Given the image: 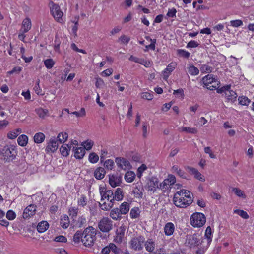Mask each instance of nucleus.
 <instances>
[{"mask_svg": "<svg viewBox=\"0 0 254 254\" xmlns=\"http://www.w3.org/2000/svg\"><path fill=\"white\" fill-rule=\"evenodd\" d=\"M192 193L190 191L182 189L177 192L174 195L173 202L178 207L186 208L192 202Z\"/></svg>", "mask_w": 254, "mask_h": 254, "instance_id": "f257e3e1", "label": "nucleus"}, {"mask_svg": "<svg viewBox=\"0 0 254 254\" xmlns=\"http://www.w3.org/2000/svg\"><path fill=\"white\" fill-rule=\"evenodd\" d=\"M101 195V202L99 203L100 207L102 210H109L114 205V192L112 190H106L104 187L99 189Z\"/></svg>", "mask_w": 254, "mask_h": 254, "instance_id": "f03ea898", "label": "nucleus"}, {"mask_svg": "<svg viewBox=\"0 0 254 254\" xmlns=\"http://www.w3.org/2000/svg\"><path fill=\"white\" fill-rule=\"evenodd\" d=\"M96 230L92 226H89L83 231V238L81 242L86 247H90L93 245L94 241L96 239Z\"/></svg>", "mask_w": 254, "mask_h": 254, "instance_id": "7ed1b4c3", "label": "nucleus"}, {"mask_svg": "<svg viewBox=\"0 0 254 254\" xmlns=\"http://www.w3.org/2000/svg\"><path fill=\"white\" fill-rule=\"evenodd\" d=\"M205 222L206 217L202 213H194L190 218V223L194 227H201Z\"/></svg>", "mask_w": 254, "mask_h": 254, "instance_id": "20e7f679", "label": "nucleus"}, {"mask_svg": "<svg viewBox=\"0 0 254 254\" xmlns=\"http://www.w3.org/2000/svg\"><path fill=\"white\" fill-rule=\"evenodd\" d=\"M99 230L103 233H108L113 228V221L108 217H103L98 222Z\"/></svg>", "mask_w": 254, "mask_h": 254, "instance_id": "39448f33", "label": "nucleus"}, {"mask_svg": "<svg viewBox=\"0 0 254 254\" xmlns=\"http://www.w3.org/2000/svg\"><path fill=\"white\" fill-rule=\"evenodd\" d=\"M1 153L4 159L8 161L14 159L17 155L16 150L11 145L4 146L2 149Z\"/></svg>", "mask_w": 254, "mask_h": 254, "instance_id": "423d86ee", "label": "nucleus"}, {"mask_svg": "<svg viewBox=\"0 0 254 254\" xmlns=\"http://www.w3.org/2000/svg\"><path fill=\"white\" fill-rule=\"evenodd\" d=\"M199 241L200 235L197 233H194L186 236L185 244L187 246L192 248L199 245Z\"/></svg>", "mask_w": 254, "mask_h": 254, "instance_id": "0eeeda50", "label": "nucleus"}, {"mask_svg": "<svg viewBox=\"0 0 254 254\" xmlns=\"http://www.w3.org/2000/svg\"><path fill=\"white\" fill-rule=\"evenodd\" d=\"M176 182V178L173 175H169L168 178L164 180V181L159 184V189L166 191L169 189L170 186L173 185Z\"/></svg>", "mask_w": 254, "mask_h": 254, "instance_id": "6e6552de", "label": "nucleus"}, {"mask_svg": "<svg viewBox=\"0 0 254 254\" xmlns=\"http://www.w3.org/2000/svg\"><path fill=\"white\" fill-rule=\"evenodd\" d=\"M51 12L53 17L58 21L62 20V17L63 15V12L60 10V6L55 4L53 2H51Z\"/></svg>", "mask_w": 254, "mask_h": 254, "instance_id": "1a4fd4ad", "label": "nucleus"}, {"mask_svg": "<svg viewBox=\"0 0 254 254\" xmlns=\"http://www.w3.org/2000/svg\"><path fill=\"white\" fill-rule=\"evenodd\" d=\"M159 181L158 178L156 177H152L150 178L147 182L146 185V189L148 191H152L153 193H154L157 188L159 189Z\"/></svg>", "mask_w": 254, "mask_h": 254, "instance_id": "9d476101", "label": "nucleus"}, {"mask_svg": "<svg viewBox=\"0 0 254 254\" xmlns=\"http://www.w3.org/2000/svg\"><path fill=\"white\" fill-rule=\"evenodd\" d=\"M115 162L119 168L121 169L126 170L130 169L132 167L130 162L126 158L122 157H117L115 159Z\"/></svg>", "mask_w": 254, "mask_h": 254, "instance_id": "9b49d317", "label": "nucleus"}, {"mask_svg": "<svg viewBox=\"0 0 254 254\" xmlns=\"http://www.w3.org/2000/svg\"><path fill=\"white\" fill-rule=\"evenodd\" d=\"M143 242V237L139 236L132 238L130 241V247L135 251H140L142 249V243Z\"/></svg>", "mask_w": 254, "mask_h": 254, "instance_id": "f8f14e48", "label": "nucleus"}, {"mask_svg": "<svg viewBox=\"0 0 254 254\" xmlns=\"http://www.w3.org/2000/svg\"><path fill=\"white\" fill-rule=\"evenodd\" d=\"M56 138L53 137L50 138L49 142L46 148V151L47 152H54L57 150L58 148V143Z\"/></svg>", "mask_w": 254, "mask_h": 254, "instance_id": "ddd939ff", "label": "nucleus"}, {"mask_svg": "<svg viewBox=\"0 0 254 254\" xmlns=\"http://www.w3.org/2000/svg\"><path fill=\"white\" fill-rule=\"evenodd\" d=\"M36 210V206L34 204H30L24 210L23 217L24 219L29 218L35 214Z\"/></svg>", "mask_w": 254, "mask_h": 254, "instance_id": "4468645a", "label": "nucleus"}, {"mask_svg": "<svg viewBox=\"0 0 254 254\" xmlns=\"http://www.w3.org/2000/svg\"><path fill=\"white\" fill-rule=\"evenodd\" d=\"M73 151L74 152V156L76 159H81L83 158L86 153L85 148L80 147H73Z\"/></svg>", "mask_w": 254, "mask_h": 254, "instance_id": "2eb2a0df", "label": "nucleus"}, {"mask_svg": "<svg viewBox=\"0 0 254 254\" xmlns=\"http://www.w3.org/2000/svg\"><path fill=\"white\" fill-rule=\"evenodd\" d=\"M214 78V75L212 74H208L203 77L201 81L204 84V87H206L207 88V87L210 86L213 83Z\"/></svg>", "mask_w": 254, "mask_h": 254, "instance_id": "dca6fc26", "label": "nucleus"}, {"mask_svg": "<svg viewBox=\"0 0 254 254\" xmlns=\"http://www.w3.org/2000/svg\"><path fill=\"white\" fill-rule=\"evenodd\" d=\"M125 228L124 227H120L116 231V236L115 238V241L118 243L122 242L124 237Z\"/></svg>", "mask_w": 254, "mask_h": 254, "instance_id": "f3484780", "label": "nucleus"}, {"mask_svg": "<svg viewBox=\"0 0 254 254\" xmlns=\"http://www.w3.org/2000/svg\"><path fill=\"white\" fill-rule=\"evenodd\" d=\"M164 233L167 236L172 235L175 230V226L173 223L168 222L167 223L164 228Z\"/></svg>", "mask_w": 254, "mask_h": 254, "instance_id": "a211bd4d", "label": "nucleus"}, {"mask_svg": "<svg viewBox=\"0 0 254 254\" xmlns=\"http://www.w3.org/2000/svg\"><path fill=\"white\" fill-rule=\"evenodd\" d=\"M31 28V22L30 18H25L22 22V25L20 31L27 32Z\"/></svg>", "mask_w": 254, "mask_h": 254, "instance_id": "6ab92c4d", "label": "nucleus"}, {"mask_svg": "<svg viewBox=\"0 0 254 254\" xmlns=\"http://www.w3.org/2000/svg\"><path fill=\"white\" fill-rule=\"evenodd\" d=\"M104 169L101 167H98L94 171V176L97 180L102 179L105 174Z\"/></svg>", "mask_w": 254, "mask_h": 254, "instance_id": "aec40b11", "label": "nucleus"}, {"mask_svg": "<svg viewBox=\"0 0 254 254\" xmlns=\"http://www.w3.org/2000/svg\"><path fill=\"white\" fill-rule=\"evenodd\" d=\"M144 189L142 186H136L133 190L132 193L136 198H142L143 195Z\"/></svg>", "mask_w": 254, "mask_h": 254, "instance_id": "412c9836", "label": "nucleus"}, {"mask_svg": "<svg viewBox=\"0 0 254 254\" xmlns=\"http://www.w3.org/2000/svg\"><path fill=\"white\" fill-rule=\"evenodd\" d=\"M230 89L228 88L227 91H226L225 96L228 101L233 103L236 100L237 95L235 92L230 90Z\"/></svg>", "mask_w": 254, "mask_h": 254, "instance_id": "4be33fe9", "label": "nucleus"}, {"mask_svg": "<svg viewBox=\"0 0 254 254\" xmlns=\"http://www.w3.org/2000/svg\"><path fill=\"white\" fill-rule=\"evenodd\" d=\"M49 226V223L47 221H42L38 224L37 230L39 233H43L48 229Z\"/></svg>", "mask_w": 254, "mask_h": 254, "instance_id": "5701e85b", "label": "nucleus"}, {"mask_svg": "<svg viewBox=\"0 0 254 254\" xmlns=\"http://www.w3.org/2000/svg\"><path fill=\"white\" fill-rule=\"evenodd\" d=\"M69 220L67 215H63L60 220V224L61 227L64 229L67 228L69 225Z\"/></svg>", "mask_w": 254, "mask_h": 254, "instance_id": "b1692460", "label": "nucleus"}, {"mask_svg": "<svg viewBox=\"0 0 254 254\" xmlns=\"http://www.w3.org/2000/svg\"><path fill=\"white\" fill-rule=\"evenodd\" d=\"M109 183L112 187H116L120 184V178L117 176L112 175L109 176Z\"/></svg>", "mask_w": 254, "mask_h": 254, "instance_id": "393cba45", "label": "nucleus"}, {"mask_svg": "<svg viewBox=\"0 0 254 254\" xmlns=\"http://www.w3.org/2000/svg\"><path fill=\"white\" fill-rule=\"evenodd\" d=\"M114 200H122L124 197L123 191L120 188H118L114 194Z\"/></svg>", "mask_w": 254, "mask_h": 254, "instance_id": "a878e982", "label": "nucleus"}, {"mask_svg": "<svg viewBox=\"0 0 254 254\" xmlns=\"http://www.w3.org/2000/svg\"><path fill=\"white\" fill-rule=\"evenodd\" d=\"M60 150L62 155L63 156L66 157L69 155V152L71 150V145H69V144L62 145Z\"/></svg>", "mask_w": 254, "mask_h": 254, "instance_id": "bb28decb", "label": "nucleus"}, {"mask_svg": "<svg viewBox=\"0 0 254 254\" xmlns=\"http://www.w3.org/2000/svg\"><path fill=\"white\" fill-rule=\"evenodd\" d=\"M119 211L121 214H126L129 210V205L127 202L122 203L120 206Z\"/></svg>", "mask_w": 254, "mask_h": 254, "instance_id": "cd10ccee", "label": "nucleus"}, {"mask_svg": "<svg viewBox=\"0 0 254 254\" xmlns=\"http://www.w3.org/2000/svg\"><path fill=\"white\" fill-rule=\"evenodd\" d=\"M121 214L120 213L118 208H114L110 212V217L114 220H117L120 219L121 217Z\"/></svg>", "mask_w": 254, "mask_h": 254, "instance_id": "c85d7f7f", "label": "nucleus"}, {"mask_svg": "<svg viewBox=\"0 0 254 254\" xmlns=\"http://www.w3.org/2000/svg\"><path fill=\"white\" fill-rule=\"evenodd\" d=\"M36 114L40 118H44L46 116H48V110L46 109L39 108L35 110Z\"/></svg>", "mask_w": 254, "mask_h": 254, "instance_id": "c756f323", "label": "nucleus"}, {"mask_svg": "<svg viewBox=\"0 0 254 254\" xmlns=\"http://www.w3.org/2000/svg\"><path fill=\"white\" fill-rule=\"evenodd\" d=\"M172 169L174 172L176 173L180 177L187 179V176L184 171L179 168L177 166L174 165L172 167Z\"/></svg>", "mask_w": 254, "mask_h": 254, "instance_id": "7c9ffc66", "label": "nucleus"}, {"mask_svg": "<svg viewBox=\"0 0 254 254\" xmlns=\"http://www.w3.org/2000/svg\"><path fill=\"white\" fill-rule=\"evenodd\" d=\"M45 138V136L43 133H37L34 136V141L36 143H41L44 141Z\"/></svg>", "mask_w": 254, "mask_h": 254, "instance_id": "2f4dec72", "label": "nucleus"}, {"mask_svg": "<svg viewBox=\"0 0 254 254\" xmlns=\"http://www.w3.org/2000/svg\"><path fill=\"white\" fill-rule=\"evenodd\" d=\"M68 134L66 132H60L57 136L56 138L57 140L60 143H64L65 142L68 138Z\"/></svg>", "mask_w": 254, "mask_h": 254, "instance_id": "473e14b6", "label": "nucleus"}, {"mask_svg": "<svg viewBox=\"0 0 254 254\" xmlns=\"http://www.w3.org/2000/svg\"><path fill=\"white\" fill-rule=\"evenodd\" d=\"M135 177V173L132 171L127 172L125 175V180L129 183L133 182Z\"/></svg>", "mask_w": 254, "mask_h": 254, "instance_id": "72a5a7b5", "label": "nucleus"}, {"mask_svg": "<svg viewBox=\"0 0 254 254\" xmlns=\"http://www.w3.org/2000/svg\"><path fill=\"white\" fill-rule=\"evenodd\" d=\"M28 137L25 135H21L18 137L17 142L21 146H25L28 142Z\"/></svg>", "mask_w": 254, "mask_h": 254, "instance_id": "f704fd0d", "label": "nucleus"}, {"mask_svg": "<svg viewBox=\"0 0 254 254\" xmlns=\"http://www.w3.org/2000/svg\"><path fill=\"white\" fill-rule=\"evenodd\" d=\"M83 231L78 230L75 233L73 240L75 243H79L83 238Z\"/></svg>", "mask_w": 254, "mask_h": 254, "instance_id": "c9c22d12", "label": "nucleus"}, {"mask_svg": "<svg viewBox=\"0 0 254 254\" xmlns=\"http://www.w3.org/2000/svg\"><path fill=\"white\" fill-rule=\"evenodd\" d=\"M239 103L244 106H248L250 103L251 100L246 96H241L238 98Z\"/></svg>", "mask_w": 254, "mask_h": 254, "instance_id": "e433bc0d", "label": "nucleus"}, {"mask_svg": "<svg viewBox=\"0 0 254 254\" xmlns=\"http://www.w3.org/2000/svg\"><path fill=\"white\" fill-rule=\"evenodd\" d=\"M154 243L151 240H148L145 244L146 250L149 252H152L154 250Z\"/></svg>", "mask_w": 254, "mask_h": 254, "instance_id": "4c0bfd02", "label": "nucleus"}, {"mask_svg": "<svg viewBox=\"0 0 254 254\" xmlns=\"http://www.w3.org/2000/svg\"><path fill=\"white\" fill-rule=\"evenodd\" d=\"M181 130L183 132L191 134H196L197 132V129L195 127L190 128L189 127H183L181 128Z\"/></svg>", "mask_w": 254, "mask_h": 254, "instance_id": "58836bf2", "label": "nucleus"}, {"mask_svg": "<svg viewBox=\"0 0 254 254\" xmlns=\"http://www.w3.org/2000/svg\"><path fill=\"white\" fill-rule=\"evenodd\" d=\"M21 132V129L19 128H17L16 130L10 132L7 134V137L8 138L11 139H15L18 135L19 133Z\"/></svg>", "mask_w": 254, "mask_h": 254, "instance_id": "ea45409f", "label": "nucleus"}, {"mask_svg": "<svg viewBox=\"0 0 254 254\" xmlns=\"http://www.w3.org/2000/svg\"><path fill=\"white\" fill-rule=\"evenodd\" d=\"M211 233H212L211 228L210 226H208L206 228V229L205 230V237L207 239L208 245H209L210 242L212 241V239L211 238Z\"/></svg>", "mask_w": 254, "mask_h": 254, "instance_id": "a19ab883", "label": "nucleus"}, {"mask_svg": "<svg viewBox=\"0 0 254 254\" xmlns=\"http://www.w3.org/2000/svg\"><path fill=\"white\" fill-rule=\"evenodd\" d=\"M88 159L91 163H96L99 160V156L96 153L92 152L89 154Z\"/></svg>", "mask_w": 254, "mask_h": 254, "instance_id": "79ce46f5", "label": "nucleus"}, {"mask_svg": "<svg viewBox=\"0 0 254 254\" xmlns=\"http://www.w3.org/2000/svg\"><path fill=\"white\" fill-rule=\"evenodd\" d=\"M200 71L202 73H210L212 71V67L207 64H203L200 68Z\"/></svg>", "mask_w": 254, "mask_h": 254, "instance_id": "37998d69", "label": "nucleus"}, {"mask_svg": "<svg viewBox=\"0 0 254 254\" xmlns=\"http://www.w3.org/2000/svg\"><path fill=\"white\" fill-rule=\"evenodd\" d=\"M93 144V141L88 140L83 142L82 145L83 146V148H85V150H89L92 148Z\"/></svg>", "mask_w": 254, "mask_h": 254, "instance_id": "c03bdc74", "label": "nucleus"}, {"mask_svg": "<svg viewBox=\"0 0 254 254\" xmlns=\"http://www.w3.org/2000/svg\"><path fill=\"white\" fill-rule=\"evenodd\" d=\"M220 82L218 81L215 77L214 79V81H213V83L210 85L209 87H207V89L210 90H213L219 88L220 85Z\"/></svg>", "mask_w": 254, "mask_h": 254, "instance_id": "a18cd8bd", "label": "nucleus"}, {"mask_svg": "<svg viewBox=\"0 0 254 254\" xmlns=\"http://www.w3.org/2000/svg\"><path fill=\"white\" fill-rule=\"evenodd\" d=\"M189 72L191 75H197L199 74V69L194 65H190L188 69Z\"/></svg>", "mask_w": 254, "mask_h": 254, "instance_id": "49530a36", "label": "nucleus"}, {"mask_svg": "<svg viewBox=\"0 0 254 254\" xmlns=\"http://www.w3.org/2000/svg\"><path fill=\"white\" fill-rule=\"evenodd\" d=\"M232 191L239 197H242L243 198H245L246 197L244 192L238 188H233Z\"/></svg>", "mask_w": 254, "mask_h": 254, "instance_id": "de8ad7c7", "label": "nucleus"}, {"mask_svg": "<svg viewBox=\"0 0 254 254\" xmlns=\"http://www.w3.org/2000/svg\"><path fill=\"white\" fill-rule=\"evenodd\" d=\"M114 165V162L111 159H108L105 162L104 164V167L108 170H112L113 168Z\"/></svg>", "mask_w": 254, "mask_h": 254, "instance_id": "09e8293b", "label": "nucleus"}, {"mask_svg": "<svg viewBox=\"0 0 254 254\" xmlns=\"http://www.w3.org/2000/svg\"><path fill=\"white\" fill-rule=\"evenodd\" d=\"M130 215L132 218H137L139 215L138 208H134L131 209L130 212Z\"/></svg>", "mask_w": 254, "mask_h": 254, "instance_id": "8fccbe9b", "label": "nucleus"}, {"mask_svg": "<svg viewBox=\"0 0 254 254\" xmlns=\"http://www.w3.org/2000/svg\"><path fill=\"white\" fill-rule=\"evenodd\" d=\"M44 64L47 68L51 69L54 65V62L52 59H47L44 61Z\"/></svg>", "mask_w": 254, "mask_h": 254, "instance_id": "3c124183", "label": "nucleus"}, {"mask_svg": "<svg viewBox=\"0 0 254 254\" xmlns=\"http://www.w3.org/2000/svg\"><path fill=\"white\" fill-rule=\"evenodd\" d=\"M234 212L235 213H237L239 215H240L241 217H242L244 219H248L249 218V215L247 214V213L242 210H235L234 211Z\"/></svg>", "mask_w": 254, "mask_h": 254, "instance_id": "603ef678", "label": "nucleus"}, {"mask_svg": "<svg viewBox=\"0 0 254 254\" xmlns=\"http://www.w3.org/2000/svg\"><path fill=\"white\" fill-rule=\"evenodd\" d=\"M86 223V219L84 217L82 216L78 218L77 222V225L78 227L81 228L84 226Z\"/></svg>", "mask_w": 254, "mask_h": 254, "instance_id": "864d4df0", "label": "nucleus"}, {"mask_svg": "<svg viewBox=\"0 0 254 254\" xmlns=\"http://www.w3.org/2000/svg\"><path fill=\"white\" fill-rule=\"evenodd\" d=\"M78 204L80 206L84 207L87 204V198L84 195H82L78 201Z\"/></svg>", "mask_w": 254, "mask_h": 254, "instance_id": "5fc2aeb1", "label": "nucleus"}, {"mask_svg": "<svg viewBox=\"0 0 254 254\" xmlns=\"http://www.w3.org/2000/svg\"><path fill=\"white\" fill-rule=\"evenodd\" d=\"M6 217L8 220H12L15 218L16 214L13 211L9 210L7 211Z\"/></svg>", "mask_w": 254, "mask_h": 254, "instance_id": "6e6d98bb", "label": "nucleus"}, {"mask_svg": "<svg viewBox=\"0 0 254 254\" xmlns=\"http://www.w3.org/2000/svg\"><path fill=\"white\" fill-rule=\"evenodd\" d=\"M177 52L180 56L186 58H189L190 55L189 52L182 49L178 50Z\"/></svg>", "mask_w": 254, "mask_h": 254, "instance_id": "4d7b16f0", "label": "nucleus"}, {"mask_svg": "<svg viewBox=\"0 0 254 254\" xmlns=\"http://www.w3.org/2000/svg\"><path fill=\"white\" fill-rule=\"evenodd\" d=\"M141 98L144 99L151 100L153 98V95L150 93L143 92L141 94Z\"/></svg>", "mask_w": 254, "mask_h": 254, "instance_id": "13d9d810", "label": "nucleus"}, {"mask_svg": "<svg viewBox=\"0 0 254 254\" xmlns=\"http://www.w3.org/2000/svg\"><path fill=\"white\" fill-rule=\"evenodd\" d=\"M231 25L234 27H238L243 25V21L241 20H235L230 21Z\"/></svg>", "mask_w": 254, "mask_h": 254, "instance_id": "bf43d9fd", "label": "nucleus"}, {"mask_svg": "<svg viewBox=\"0 0 254 254\" xmlns=\"http://www.w3.org/2000/svg\"><path fill=\"white\" fill-rule=\"evenodd\" d=\"M78 209L76 207H71L69 209V215L72 217H76L78 214Z\"/></svg>", "mask_w": 254, "mask_h": 254, "instance_id": "052dcab7", "label": "nucleus"}, {"mask_svg": "<svg viewBox=\"0 0 254 254\" xmlns=\"http://www.w3.org/2000/svg\"><path fill=\"white\" fill-rule=\"evenodd\" d=\"M147 169V166L146 165L142 164L137 169V176L140 177L141 176L142 172Z\"/></svg>", "mask_w": 254, "mask_h": 254, "instance_id": "680f3d73", "label": "nucleus"}, {"mask_svg": "<svg viewBox=\"0 0 254 254\" xmlns=\"http://www.w3.org/2000/svg\"><path fill=\"white\" fill-rule=\"evenodd\" d=\"M138 63L142 65H143L146 67H149L151 65V63L149 61H147L143 59H139Z\"/></svg>", "mask_w": 254, "mask_h": 254, "instance_id": "e2e57ef3", "label": "nucleus"}, {"mask_svg": "<svg viewBox=\"0 0 254 254\" xmlns=\"http://www.w3.org/2000/svg\"><path fill=\"white\" fill-rule=\"evenodd\" d=\"M130 39V38L129 37H127L125 35H123L119 38V40H120L122 43L126 44L129 42Z\"/></svg>", "mask_w": 254, "mask_h": 254, "instance_id": "0e129e2a", "label": "nucleus"}, {"mask_svg": "<svg viewBox=\"0 0 254 254\" xmlns=\"http://www.w3.org/2000/svg\"><path fill=\"white\" fill-rule=\"evenodd\" d=\"M199 45L197 41L191 40L190 41L187 46L188 48H195L198 47Z\"/></svg>", "mask_w": 254, "mask_h": 254, "instance_id": "69168bd1", "label": "nucleus"}, {"mask_svg": "<svg viewBox=\"0 0 254 254\" xmlns=\"http://www.w3.org/2000/svg\"><path fill=\"white\" fill-rule=\"evenodd\" d=\"M55 241L59 242H66L67 241V239L63 235H59L55 238Z\"/></svg>", "mask_w": 254, "mask_h": 254, "instance_id": "338daca9", "label": "nucleus"}, {"mask_svg": "<svg viewBox=\"0 0 254 254\" xmlns=\"http://www.w3.org/2000/svg\"><path fill=\"white\" fill-rule=\"evenodd\" d=\"M228 88H230V85L225 86L221 87V88H218L217 89H216L217 92L218 93H222L224 92L225 94H226V91H227Z\"/></svg>", "mask_w": 254, "mask_h": 254, "instance_id": "774afa93", "label": "nucleus"}]
</instances>
